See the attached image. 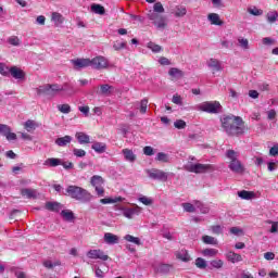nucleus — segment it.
Returning a JSON list of instances; mask_svg holds the SVG:
<instances>
[{
	"instance_id": "f257e3e1",
	"label": "nucleus",
	"mask_w": 278,
	"mask_h": 278,
	"mask_svg": "<svg viewBox=\"0 0 278 278\" xmlns=\"http://www.w3.org/2000/svg\"><path fill=\"white\" fill-rule=\"evenodd\" d=\"M220 123L227 136H242L247 131L244 121L240 116L224 115L220 117Z\"/></svg>"
},
{
	"instance_id": "f03ea898",
	"label": "nucleus",
	"mask_w": 278,
	"mask_h": 278,
	"mask_svg": "<svg viewBox=\"0 0 278 278\" xmlns=\"http://www.w3.org/2000/svg\"><path fill=\"white\" fill-rule=\"evenodd\" d=\"M65 197H71L75 201H81V203H90L94 197L88 190L78 186H68L65 190Z\"/></svg>"
},
{
	"instance_id": "7ed1b4c3",
	"label": "nucleus",
	"mask_w": 278,
	"mask_h": 278,
	"mask_svg": "<svg viewBox=\"0 0 278 278\" xmlns=\"http://www.w3.org/2000/svg\"><path fill=\"white\" fill-rule=\"evenodd\" d=\"M199 112H206L207 114H219L223 105L218 101H205L195 106Z\"/></svg>"
},
{
	"instance_id": "20e7f679",
	"label": "nucleus",
	"mask_w": 278,
	"mask_h": 278,
	"mask_svg": "<svg viewBox=\"0 0 278 278\" xmlns=\"http://www.w3.org/2000/svg\"><path fill=\"white\" fill-rule=\"evenodd\" d=\"M226 156L228 160H230L229 168L232 170V173H244V166H242V163L238 161V152L233 150H228L226 152Z\"/></svg>"
},
{
	"instance_id": "39448f33",
	"label": "nucleus",
	"mask_w": 278,
	"mask_h": 278,
	"mask_svg": "<svg viewBox=\"0 0 278 278\" xmlns=\"http://www.w3.org/2000/svg\"><path fill=\"white\" fill-rule=\"evenodd\" d=\"M58 92H60V85L58 84H47L37 88V94H43L48 99H53Z\"/></svg>"
},
{
	"instance_id": "423d86ee",
	"label": "nucleus",
	"mask_w": 278,
	"mask_h": 278,
	"mask_svg": "<svg viewBox=\"0 0 278 278\" xmlns=\"http://www.w3.org/2000/svg\"><path fill=\"white\" fill-rule=\"evenodd\" d=\"M90 184L94 188L98 197H105V189L103 188L105 180L103 179V177L94 175L91 177Z\"/></svg>"
},
{
	"instance_id": "0eeeda50",
	"label": "nucleus",
	"mask_w": 278,
	"mask_h": 278,
	"mask_svg": "<svg viewBox=\"0 0 278 278\" xmlns=\"http://www.w3.org/2000/svg\"><path fill=\"white\" fill-rule=\"evenodd\" d=\"M148 18L153 21V25H155L156 29H166V17L153 11H149Z\"/></svg>"
},
{
	"instance_id": "6e6552de",
	"label": "nucleus",
	"mask_w": 278,
	"mask_h": 278,
	"mask_svg": "<svg viewBox=\"0 0 278 278\" xmlns=\"http://www.w3.org/2000/svg\"><path fill=\"white\" fill-rule=\"evenodd\" d=\"M146 173L150 179H154L155 181H168V174L162 169L152 168L147 169Z\"/></svg>"
},
{
	"instance_id": "1a4fd4ad",
	"label": "nucleus",
	"mask_w": 278,
	"mask_h": 278,
	"mask_svg": "<svg viewBox=\"0 0 278 278\" xmlns=\"http://www.w3.org/2000/svg\"><path fill=\"white\" fill-rule=\"evenodd\" d=\"M185 169H187L188 173L201 174V173H207V170H212V165H205L201 163L187 164L185 165Z\"/></svg>"
},
{
	"instance_id": "9d476101",
	"label": "nucleus",
	"mask_w": 278,
	"mask_h": 278,
	"mask_svg": "<svg viewBox=\"0 0 278 278\" xmlns=\"http://www.w3.org/2000/svg\"><path fill=\"white\" fill-rule=\"evenodd\" d=\"M91 66L92 68H96V71H103V68L110 66V61L108 58L99 55L91 60Z\"/></svg>"
},
{
	"instance_id": "9b49d317",
	"label": "nucleus",
	"mask_w": 278,
	"mask_h": 278,
	"mask_svg": "<svg viewBox=\"0 0 278 278\" xmlns=\"http://www.w3.org/2000/svg\"><path fill=\"white\" fill-rule=\"evenodd\" d=\"M122 214L125 218L131 220L134 216H140L142 214V207L135 205L134 207H122Z\"/></svg>"
},
{
	"instance_id": "f8f14e48",
	"label": "nucleus",
	"mask_w": 278,
	"mask_h": 278,
	"mask_svg": "<svg viewBox=\"0 0 278 278\" xmlns=\"http://www.w3.org/2000/svg\"><path fill=\"white\" fill-rule=\"evenodd\" d=\"M87 257H89V260H101L102 262H108V260H110V256H108V254H105V252H103L102 250H89L87 252Z\"/></svg>"
},
{
	"instance_id": "ddd939ff",
	"label": "nucleus",
	"mask_w": 278,
	"mask_h": 278,
	"mask_svg": "<svg viewBox=\"0 0 278 278\" xmlns=\"http://www.w3.org/2000/svg\"><path fill=\"white\" fill-rule=\"evenodd\" d=\"M206 66L212 71L213 75L223 71V63L218 59H210L206 62Z\"/></svg>"
},
{
	"instance_id": "4468645a",
	"label": "nucleus",
	"mask_w": 278,
	"mask_h": 278,
	"mask_svg": "<svg viewBox=\"0 0 278 278\" xmlns=\"http://www.w3.org/2000/svg\"><path fill=\"white\" fill-rule=\"evenodd\" d=\"M60 92L66 93L68 97H73L75 92H77V89H75V86L71 83H65L63 85H60Z\"/></svg>"
},
{
	"instance_id": "2eb2a0df",
	"label": "nucleus",
	"mask_w": 278,
	"mask_h": 278,
	"mask_svg": "<svg viewBox=\"0 0 278 278\" xmlns=\"http://www.w3.org/2000/svg\"><path fill=\"white\" fill-rule=\"evenodd\" d=\"M72 63L75 66V68H88V66H91L90 59L72 60Z\"/></svg>"
},
{
	"instance_id": "dca6fc26",
	"label": "nucleus",
	"mask_w": 278,
	"mask_h": 278,
	"mask_svg": "<svg viewBox=\"0 0 278 278\" xmlns=\"http://www.w3.org/2000/svg\"><path fill=\"white\" fill-rule=\"evenodd\" d=\"M112 90H114V87L109 84L100 85V90L97 91V94L99 97H110V94H112Z\"/></svg>"
},
{
	"instance_id": "f3484780",
	"label": "nucleus",
	"mask_w": 278,
	"mask_h": 278,
	"mask_svg": "<svg viewBox=\"0 0 278 278\" xmlns=\"http://www.w3.org/2000/svg\"><path fill=\"white\" fill-rule=\"evenodd\" d=\"M9 73H11V76L14 79H25V72H23V70L16 67V66H12L9 71Z\"/></svg>"
},
{
	"instance_id": "a211bd4d",
	"label": "nucleus",
	"mask_w": 278,
	"mask_h": 278,
	"mask_svg": "<svg viewBox=\"0 0 278 278\" xmlns=\"http://www.w3.org/2000/svg\"><path fill=\"white\" fill-rule=\"evenodd\" d=\"M226 260H228V262H231V264H238V262H242V255L230 251L226 254Z\"/></svg>"
},
{
	"instance_id": "6ab92c4d",
	"label": "nucleus",
	"mask_w": 278,
	"mask_h": 278,
	"mask_svg": "<svg viewBox=\"0 0 278 278\" xmlns=\"http://www.w3.org/2000/svg\"><path fill=\"white\" fill-rule=\"evenodd\" d=\"M207 20L210 21L211 25L223 26V21H220V15L218 13H211L207 15Z\"/></svg>"
},
{
	"instance_id": "aec40b11",
	"label": "nucleus",
	"mask_w": 278,
	"mask_h": 278,
	"mask_svg": "<svg viewBox=\"0 0 278 278\" xmlns=\"http://www.w3.org/2000/svg\"><path fill=\"white\" fill-rule=\"evenodd\" d=\"M175 256L177 260H180V262H190L192 260L190 257V254H188L187 250H180L175 253Z\"/></svg>"
},
{
	"instance_id": "412c9836",
	"label": "nucleus",
	"mask_w": 278,
	"mask_h": 278,
	"mask_svg": "<svg viewBox=\"0 0 278 278\" xmlns=\"http://www.w3.org/2000/svg\"><path fill=\"white\" fill-rule=\"evenodd\" d=\"M104 242L106 244H118V236L111 233V232H105L104 233Z\"/></svg>"
},
{
	"instance_id": "4be33fe9",
	"label": "nucleus",
	"mask_w": 278,
	"mask_h": 278,
	"mask_svg": "<svg viewBox=\"0 0 278 278\" xmlns=\"http://www.w3.org/2000/svg\"><path fill=\"white\" fill-rule=\"evenodd\" d=\"M61 164H62V159H55V157L47 159L43 163L45 166H49L50 168H55L56 166H61Z\"/></svg>"
},
{
	"instance_id": "5701e85b",
	"label": "nucleus",
	"mask_w": 278,
	"mask_h": 278,
	"mask_svg": "<svg viewBox=\"0 0 278 278\" xmlns=\"http://www.w3.org/2000/svg\"><path fill=\"white\" fill-rule=\"evenodd\" d=\"M71 142H73V137L68 135L60 137L55 140V144H58V147H66L67 144H71Z\"/></svg>"
},
{
	"instance_id": "b1692460",
	"label": "nucleus",
	"mask_w": 278,
	"mask_h": 278,
	"mask_svg": "<svg viewBox=\"0 0 278 278\" xmlns=\"http://www.w3.org/2000/svg\"><path fill=\"white\" fill-rule=\"evenodd\" d=\"M91 149L96 151V153H105V151H108V146L104 142H94L91 146Z\"/></svg>"
},
{
	"instance_id": "393cba45",
	"label": "nucleus",
	"mask_w": 278,
	"mask_h": 278,
	"mask_svg": "<svg viewBox=\"0 0 278 278\" xmlns=\"http://www.w3.org/2000/svg\"><path fill=\"white\" fill-rule=\"evenodd\" d=\"M76 139L79 144H90V136L85 132H76Z\"/></svg>"
},
{
	"instance_id": "a878e982",
	"label": "nucleus",
	"mask_w": 278,
	"mask_h": 278,
	"mask_svg": "<svg viewBox=\"0 0 278 278\" xmlns=\"http://www.w3.org/2000/svg\"><path fill=\"white\" fill-rule=\"evenodd\" d=\"M21 194L22 197H26V199H36V189H29V188H24L21 189Z\"/></svg>"
},
{
	"instance_id": "bb28decb",
	"label": "nucleus",
	"mask_w": 278,
	"mask_h": 278,
	"mask_svg": "<svg viewBox=\"0 0 278 278\" xmlns=\"http://www.w3.org/2000/svg\"><path fill=\"white\" fill-rule=\"evenodd\" d=\"M62 218H64L67 223H71L72 220H75V213L71 210H63L61 212Z\"/></svg>"
},
{
	"instance_id": "cd10ccee",
	"label": "nucleus",
	"mask_w": 278,
	"mask_h": 278,
	"mask_svg": "<svg viewBox=\"0 0 278 278\" xmlns=\"http://www.w3.org/2000/svg\"><path fill=\"white\" fill-rule=\"evenodd\" d=\"M122 153H123L124 159L126 160V162H134L136 160V155L134 154L132 150L123 149Z\"/></svg>"
},
{
	"instance_id": "c85d7f7f",
	"label": "nucleus",
	"mask_w": 278,
	"mask_h": 278,
	"mask_svg": "<svg viewBox=\"0 0 278 278\" xmlns=\"http://www.w3.org/2000/svg\"><path fill=\"white\" fill-rule=\"evenodd\" d=\"M194 205L197 210H200L201 214H210V206L203 204L201 201L194 200Z\"/></svg>"
},
{
	"instance_id": "c756f323",
	"label": "nucleus",
	"mask_w": 278,
	"mask_h": 278,
	"mask_svg": "<svg viewBox=\"0 0 278 278\" xmlns=\"http://www.w3.org/2000/svg\"><path fill=\"white\" fill-rule=\"evenodd\" d=\"M46 207L50 212H60V210H62L63 205L58 202H48V203H46Z\"/></svg>"
},
{
	"instance_id": "7c9ffc66",
	"label": "nucleus",
	"mask_w": 278,
	"mask_h": 278,
	"mask_svg": "<svg viewBox=\"0 0 278 278\" xmlns=\"http://www.w3.org/2000/svg\"><path fill=\"white\" fill-rule=\"evenodd\" d=\"M168 75L175 79H181V77H184V72H181L179 68L172 67L168 71Z\"/></svg>"
},
{
	"instance_id": "2f4dec72",
	"label": "nucleus",
	"mask_w": 278,
	"mask_h": 278,
	"mask_svg": "<svg viewBox=\"0 0 278 278\" xmlns=\"http://www.w3.org/2000/svg\"><path fill=\"white\" fill-rule=\"evenodd\" d=\"M181 207L184 212H188L189 214H194V212H197V205H194V201L193 204L189 202L182 203Z\"/></svg>"
},
{
	"instance_id": "473e14b6",
	"label": "nucleus",
	"mask_w": 278,
	"mask_h": 278,
	"mask_svg": "<svg viewBox=\"0 0 278 278\" xmlns=\"http://www.w3.org/2000/svg\"><path fill=\"white\" fill-rule=\"evenodd\" d=\"M186 14H188V10L186 9L185 5L176 7L175 16H177L178 18H181V17L186 16Z\"/></svg>"
},
{
	"instance_id": "72a5a7b5",
	"label": "nucleus",
	"mask_w": 278,
	"mask_h": 278,
	"mask_svg": "<svg viewBox=\"0 0 278 278\" xmlns=\"http://www.w3.org/2000/svg\"><path fill=\"white\" fill-rule=\"evenodd\" d=\"M124 240H126V242H131L132 244H137V247H140L142 244V241H140V238L134 237L131 235H126L124 237Z\"/></svg>"
},
{
	"instance_id": "f704fd0d",
	"label": "nucleus",
	"mask_w": 278,
	"mask_h": 278,
	"mask_svg": "<svg viewBox=\"0 0 278 278\" xmlns=\"http://www.w3.org/2000/svg\"><path fill=\"white\" fill-rule=\"evenodd\" d=\"M202 242H204V244H213L215 247L216 244H218V239L205 235L202 237Z\"/></svg>"
},
{
	"instance_id": "c9c22d12",
	"label": "nucleus",
	"mask_w": 278,
	"mask_h": 278,
	"mask_svg": "<svg viewBox=\"0 0 278 278\" xmlns=\"http://www.w3.org/2000/svg\"><path fill=\"white\" fill-rule=\"evenodd\" d=\"M155 160H156V162H163L165 164H168V162H170V157L168 156V154H166L164 152H159L156 154Z\"/></svg>"
},
{
	"instance_id": "e433bc0d",
	"label": "nucleus",
	"mask_w": 278,
	"mask_h": 278,
	"mask_svg": "<svg viewBox=\"0 0 278 278\" xmlns=\"http://www.w3.org/2000/svg\"><path fill=\"white\" fill-rule=\"evenodd\" d=\"M52 21L58 27V25H62V23H64V16H62V14H60L58 12H53L52 13Z\"/></svg>"
},
{
	"instance_id": "4c0bfd02",
	"label": "nucleus",
	"mask_w": 278,
	"mask_h": 278,
	"mask_svg": "<svg viewBox=\"0 0 278 278\" xmlns=\"http://www.w3.org/2000/svg\"><path fill=\"white\" fill-rule=\"evenodd\" d=\"M202 255L204 257H216V255H218V250H216V249H204L202 251Z\"/></svg>"
},
{
	"instance_id": "58836bf2",
	"label": "nucleus",
	"mask_w": 278,
	"mask_h": 278,
	"mask_svg": "<svg viewBox=\"0 0 278 278\" xmlns=\"http://www.w3.org/2000/svg\"><path fill=\"white\" fill-rule=\"evenodd\" d=\"M91 12H93L94 14L103 15L105 14V8H103V5L101 4H92Z\"/></svg>"
},
{
	"instance_id": "ea45409f",
	"label": "nucleus",
	"mask_w": 278,
	"mask_h": 278,
	"mask_svg": "<svg viewBox=\"0 0 278 278\" xmlns=\"http://www.w3.org/2000/svg\"><path fill=\"white\" fill-rule=\"evenodd\" d=\"M195 266L197 268H200V270H205V268H207V261L202 257H198L195 260Z\"/></svg>"
},
{
	"instance_id": "a19ab883",
	"label": "nucleus",
	"mask_w": 278,
	"mask_h": 278,
	"mask_svg": "<svg viewBox=\"0 0 278 278\" xmlns=\"http://www.w3.org/2000/svg\"><path fill=\"white\" fill-rule=\"evenodd\" d=\"M36 127H38V125L31 119L26 121L24 124V128L26 129V131H34Z\"/></svg>"
},
{
	"instance_id": "79ce46f5",
	"label": "nucleus",
	"mask_w": 278,
	"mask_h": 278,
	"mask_svg": "<svg viewBox=\"0 0 278 278\" xmlns=\"http://www.w3.org/2000/svg\"><path fill=\"white\" fill-rule=\"evenodd\" d=\"M148 49H150L153 53H160L162 51V46L156 45L153 41L148 42Z\"/></svg>"
},
{
	"instance_id": "37998d69",
	"label": "nucleus",
	"mask_w": 278,
	"mask_h": 278,
	"mask_svg": "<svg viewBox=\"0 0 278 278\" xmlns=\"http://www.w3.org/2000/svg\"><path fill=\"white\" fill-rule=\"evenodd\" d=\"M238 197H240V199H244L245 201H249L250 199H253V192L242 190L238 192Z\"/></svg>"
},
{
	"instance_id": "c03bdc74",
	"label": "nucleus",
	"mask_w": 278,
	"mask_h": 278,
	"mask_svg": "<svg viewBox=\"0 0 278 278\" xmlns=\"http://www.w3.org/2000/svg\"><path fill=\"white\" fill-rule=\"evenodd\" d=\"M278 18L277 11H270L267 13V21L268 23H276Z\"/></svg>"
},
{
	"instance_id": "a18cd8bd",
	"label": "nucleus",
	"mask_w": 278,
	"mask_h": 278,
	"mask_svg": "<svg viewBox=\"0 0 278 278\" xmlns=\"http://www.w3.org/2000/svg\"><path fill=\"white\" fill-rule=\"evenodd\" d=\"M58 110L62 114H71V105L70 104H59Z\"/></svg>"
},
{
	"instance_id": "49530a36",
	"label": "nucleus",
	"mask_w": 278,
	"mask_h": 278,
	"mask_svg": "<svg viewBox=\"0 0 278 278\" xmlns=\"http://www.w3.org/2000/svg\"><path fill=\"white\" fill-rule=\"evenodd\" d=\"M212 268L220 269L223 266H225V262L223 260H213L210 262Z\"/></svg>"
},
{
	"instance_id": "de8ad7c7",
	"label": "nucleus",
	"mask_w": 278,
	"mask_h": 278,
	"mask_svg": "<svg viewBox=\"0 0 278 278\" xmlns=\"http://www.w3.org/2000/svg\"><path fill=\"white\" fill-rule=\"evenodd\" d=\"M152 12H154V14H164V5H162V2L154 3Z\"/></svg>"
},
{
	"instance_id": "09e8293b",
	"label": "nucleus",
	"mask_w": 278,
	"mask_h": 278,
	"mask_svg": "<svg viewBox=\"0 0 278 278\" xmlns=\"http://www.w3.org/2000/svg\"><path fill=\"white\" fill-rule=\"evenodd\" d=\"M118 201H123V198H117V199H111V198H104L100 200V203H102V205H108L110 203H118Z\"/></svg>"
},
{
	"instance_id": "8fccbe9b",
	"label": "nucleus",
	"mask_w": 278,
	"mask_h": 278,
	"mask_svg": "<svg viewBox=\"0 0 278 278\" xmlns=\"http://www.w3.org/2000/svg\"><path fill=\"white\" fill-rule=\"evenodd\" d=\"M12 131V128L5 124H0V136H4V138L8 136V132Z\"/></svg>"
},
{
	"instance_id": "3c124183",
	"label": "nucleus",
	"mask_w": 278,
	"mask_h": 278,
	"mask_svg": "<svg viewBox=\"0 0 278 278\" xmlns=\"http://www.w3.org/2000/svg\"><path fill=\"white\" fill-rule=\"evenodd\" d=\"M61 262L60 261H55V262H52V261H45L43 262V266L46 268H55V266H61Z\"/></svg>"
},
{
	"instance_id": "603ef678",
	"label": "nucleus",
	"mask_w": 278,
	"mask_h": 278,
	"mask_svg": "<svg viewBox=\"0 0 278 278\" xmlns=\"http://www.w3.org/2000/svg\"><path fill=\"white\" fill-rule=\"evenodd\" d=\"M238 42H239V47H241V49H243L244 51H248V49H249V39L239 38Z\"/></svg>"
},
{
	"instance_id": "864d4df0",
	"label": "nucleus",
	"mask_w": 278,
	"mask_h": 278,
	"mask_svg": "<svg viewBox=\"0 0 278 278\" xmlns=\"http://www.w3.org/2000/svg\"><path fill=\"white\" fill-rule=\"evenodd\" d=\"M138 201L143 205H153V199L148 198L147 195L140 197Z\"/></svg>"
},
{
	"instance_id": "5fc2aeb1",
	"label": "nucleus",
	"mask_w": 278,
	"mask_h": 278,
	"mask_svg": "<svg viewBox=\"0 0 278 278\" xmlns=\"http://www.w3.org/2000/svg\"><path fill=\"white\" fill-rule=\"evenodd\" d=\"M127 42L114 41L113 49L114 51H121V49H126Z\"/></svg>"
},
{
	"instance_id": "6e6d98bb",
	"label": "nucleus",
	"mask_w": 278,
	"mask_h": 278,
	"mask_svg": "<svg viewBox=\"0 0 278 278\" xmlns=\"http://www.w3.org/2000/svg\"><path fill=\"white\" fill-rule=\"evenodd\" d=\"M148 105H149V100H147V99L141 100L140 109H139L141 114H147Z\"/></svg>"
},
{
	"instance_id": "4d7b16f0",
	"label": "nucleus",
	"mask_w": 278,
	"mask_h": 278,
	"mask_svg": "<svg viewBox=\"0 0 278 278\" xmlns=\"http://www.w3.org/2000/svg\"><path fill=\"white\" fill-rule=\"evenodd\" d=\"M9 45H12V47H18L21 45V39L18 37L13 36L8 39Z\"/></svg>"
},
{
	"instance_id": "13d9d810",
	"label": "nucleus",
	"mask_w": 278,
	"mask_h": 278,
	"mask_svg": "<svg viewBox=\"0 0 278 278\" xmlns=\"http://www.w3.org/2000/svg\"><path fill=\"white\" fill-rule=\"evenodd\" d=\"M172 103H175V105H184V99L179 94H174Z\"/></svg>"
},
{
	"instance_id": "bf43d9fd",
	"label": "nucleus",
	"mask_w": 278,
	"mask_h": 278,
	"mask_svg": "<svg viewBox=\"0 0 278 278\" xmlns=\"http://www.w3.org/2000/svg\"><path fill=\"white\" fill-rule=\"evenodd\" d=\"M143 153L144 155H148V156L155 155V150L151 146H146L143 148Z\"/></svg>"
},
{
	"instance_id": "052dcab7",
	"label": "nucleus",
	"mask_w": 278,
	"mask_h": 278,
	"mask_svg": "<svg viewBox=\"0 0 278 278\" xmlns=\"http://www.w3.org/2000/svg\"><path fill=\"white\" fill-rule=\"evenodd\" d=\"M174 127H176V129H186V122L184 119H177L174 123Z\"/></svg>"
},
{
	"instance_id": "680f3d73",
	"label": "nucleus",
	"mask_w": 278,
	"mask_h": 278,
	"mask_svg": "<svg viewBox=\"0 0 278 278\" xmlns=\"http://www.w3.org/2000/svg\"><path fill=\"white\" fill-rule=\"evenodd\" d=\"M211 231H213V233H215L216 236H220V233H223V226L220 225L212 226Z\"/></svg>"
},
{
	"instance_id": "e2e57ef3",
	"label": "nucleus",
	"mask_w": 278,
	"mask_h": 278,
	"mask_svg": "<svg viewBox=\"0 0 278 278\" xmlns=\"http://www.w3.org/2000/svg\"><path fill=\"white\" fill-rule=\"evenodd\" d=\"M73 153H74V155H75L76 157H86V152H85V150H83V149H77V148H75V149L73 150Z\"/></svg>"
},
{
	"instance_id": "0e129e2a",
	"label": "nucleus",
	"mask_w": 278,
	"mask_h": 278,
	"mask_svg": "<svg viewBox=\"0 0 278 278\" xmlns=\"http://www.w3.org/2000/svg\"><path fill=\"white\" fill-rule=\"evenodd\" d=\"M170 268H173V265L162 264L160 265L159 270L161 273H170Z\"/></svg>"
},
{
	"instance_id": "69168bd1",
	"label": "nucleus",
	"mask_w": 278,
	"mask_h": 278,
	"mask_svg": "<svg viewBox=\"0 0 278 278\" xmlns=\"http://www.w3.org/2000/svg\"><path fill=\"white\" fill-rule=\"evenodd\" d=\"M262 42L266 47H270V46L275 45V39H273L270 37H265V38H263Z\"/></svg>"
},
{
	"instance_id": "338daca9",
	"label": "nucleus",
	"mask_w": 278,
	"mask_h": 278,
	"mask_svg": "<svg viewBox=\"0 0 278 278\" xmlns=\"http://www.w3.org/2000/svg\"><path fill=\"white\" fill-rule=\"evenodd\" d=\"M269 155H271V157H277V155H278V144H275L274 147H271L269 149Z\"/></svg>"
},
{
	"instance_id": "774afa93",
	"label": "nucleus",
	"mask_w": 278,
	"mask_h": 278,
	"mask_svg": "<svg viewBox=\"0 0 278 278\" xmlns=\"http://www.w3.org/2000/svg\"><path fill=\"white\" fill-rule=\"evenodd\" d=\"M237 278H253V274L249 271H242Z\"/></svg>"
}]
</instances>
